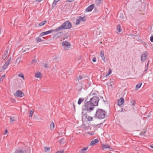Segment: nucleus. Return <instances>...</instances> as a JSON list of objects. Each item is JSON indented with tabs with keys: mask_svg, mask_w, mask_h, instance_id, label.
Returning a JSON list of instances; mask_svg holds the SVG:
<instances>
[{
	"mask_svg": "<svg viewBox=\"0 0 153 153\" xmlns=\"http://www.w3.org/2000/svg\"><path fill=\"white\" fill-rule=\"evenodd\" d=\"M94 108V106L91 102L89 101H87L86 100L82 107V117H87V113L91 112Z\"/></svg>",
	"mask_w": 153,
	"mask_h": 153,
	"instance_id": "f257e3e1",
	"label": "nucleus"
},
{
	"mask_svg": "<svg viewBox=\"0 0 153 153\" xmlns=\"http://www.w3.org/2000/svg\"><path fill=\"white\" fill-rule=\"evenodd\" d=\"M71 23L67 21L65 22L61 26L54 30V31L55 32H58L62 29H68L71 28Z\"/></svg>",
	"mask_w": 153,
	"mask_h": 153,
	"instance_id": "f03ea898",
	"label": "nucleus"
},
{
	"mask_svg": "<svg viewBox=\"0 0 153 153\" xmlns=\"http://www.w3.org/2000/svg\"><path fill=\"white\" fill-rule=\"evenodd\" d=\"M106 112L102 109L98 108L97 109L95 117L99 119H103L106 117Z\"/></svg>",
	"mask_w": 153,
	"mask_h": 153,
	"instance_id": "7ed1b4c3",
	"label": "nucleus"
},
{
	"mask_svg": "<svg viewBox=\"0 0 153 153\" xmlns=\"http://www.w3.org/2000/svg\"><path fill=\"white\" fill-rule=\"evenodd\" d=\"M99 98L98 97L94 96L91 98L89 101L94 106H97L98 105Z\"/></svg>",
	"mask_w": 153,
	"mask_h": 153,
	"instance_id": "20e7f679",
	"label": "nucleus"
},
{
	"mask_svg": "<svg viewBox=\"0 0 153 153\" xmlns=\"http://www.w3.org/2000/svg\"><path fill=\"white\" fill-rule=\"evenodd\" d=\"M62 45L64 49L65 50H68L71 46V44L67 41L63 42L62 43Z\"/></svg>",
	"mask_w": 153,
	"mask_h": 153,
	"instance_id": "39448f33",
	"label": "nucleus"
},
{
	"mask_svg": "<svg viewBox=\"0 0 153 153\" xmlns=\"http://www.w3.org/2000/svg\"><path fill=\"white\" fill-rule=\"evenodd\" d=\"M148 55V53L146 51L143 52L141 55V61L142 62H144L147 59Z\"/></svg>",
	"mask_w": 153,
	"mask_h": 153,
	"instance_id": "423d86ee",
	"label": "nucleus"
},
{
	"mask_svg": "<svg viewBox=\"0 0 153 153\" xmlns=\"http://www.w3.org/2000/svg\"><path fill=\"white\" fill-rule=\"evenodd\" d=\"M14 95L15 96L21 97L23 96L24 94L21 91L18 90L16 91V93L14 94Z\"/></svg>",
	"mask_w": 153,
	"mask_h": 153,
	"instance_id": "0eeeda50",
	"label": "nucleus"
},
{
	"mask_svg": "<svg viewBox=\"0 0 153 153\" xmlns=\"http://www.w3.org/2000/svg\"><path fill=\"white\" fill-rule=\"evenodd\" d=\"M53 31H54V30L51 29L50 30L47 31L42 32L40 34V35H39V36H42L44 35H47L48 34L51 33Z\"/></svg>",
	"mask_w": 153,
	"mask_h": 153,
	"instance_id": "6e6552de",
	"label": "nucleus"
},
{
	"mask_svg": "<svg viewBox=\"0 0 153 153\" xmlns=\"http://www.w3.org/2000/svg\"><path fill=\"white\" fill-rule=\"evenodd\" d=\"M63 34L62 32H59L55 34L53 36V39H57L61 36Z\"/></svg>",
	"mask_w": 153,
	"mask_h": 153,
	"instance_id": "1a4fd4ad",
	"label": "nucleus"
},
{
	"mask_svg": "<svg viewBox=\"0 0 153 153\" xmlns=\"http://www.w3.org/2000/svg\"><path fill=\"white\" fill-rule=\"evenodd\" d=\"M94 7V4H92L90 5L86 9L85 11L87 12H90L93 9Z\"/></svg>",
	"mask_w": 153,
	"mask_h": 153,
	"instance_id": "9d476101",
	"label": "nucleus"
},
{
	"mask_svg": "<svg viewBox=\"0 0 153 153\" xmlns=\"http://www.w3.org/2000/svg\"><path fill=\"white\" fill-rule=\"evenodd\" d=\"M124 102V100L123 98H121L118 100V105L119 106L123 104Z\"/></svg>",
	"mask_w": 153,
	"mask_h": 153,
	"instance_id": "9b49d317",
	"label": "nucleus"
},
{
	"mask_svg": "<svg viewBox=\"0 0 153 153\" xmlns=\"http://www.w3.org/2000/svg\"><path fill=\"white\" fill-rule=\"evenodd\" d=\"M88 149V147H85L81 149L79 151V153H86L87 152V151Z\"/></svg>",
	"mask_w": 153,
	"mask_h": 153,
	"instance_id": "f8f14e48",
	"label": "nucleus"
},
{
	"mask_svg": "<svg viewBox=\"0 0 153 153\" xmlns=\"http://www.w3.org/2000/svg\"><path fill=\"white\" fill-rule=\"evenodd\" d=\"M100 55L102 60L104 62H105V58L104 55V52L103 51H100Z\"/></svg>",
	"mask_w": 153,
	"mask_h": 153,
	"instance_id": "ddd939ff",
	"label": "nucleus"
},
{
	"mask_svg": "<svg viewBox=\"0 0 153 153\" xmlns=\"http://www.w3.org/2000/svg\"><path fill=\"white\" fill-rule=\"evenodd\" d=\"M8 49L6 50L5 53L3 54L2 56V59L4 60L7 57V56Z\"/></svg>",
	"mask_w": 153,
	"mask_h": 153,
	"instance_id": "4468645a",
	"label": "nucleus"
},
{
	"mask_svg": "<svg viewBox=\"0 0 153 153\" xmlns=\"http://www.w3.org/2000/svg\"><path fill=\"white\" fill-rule=\"evenodd\" d=\"M99 141V140L97 139H95L93 140L90 143V145H95Z\"/></svg>",
	"mask_w": 153,
	"mask_h": 153,
	"instance_id": "2eb2a0df",
	"label": "nucleus"
},
{
	"mask_svg": "<svg viewBox=\"0 0 153 153\" xmlns=\"http://www.w3.org/2000/svg\"><path fill=\"white\" fill-rule=\"evenodd\" d=\"M42 76V74L39 72H37L35 74V76L38 78H41Z\"/></svg>",
	"mask_w": 153,
	"mask_h": 153,
	"instance_id": "dca6fc26",
	"label": "nucleus"
},
{
	"mask_svg": "<svg viewBox=\"0 0 153 153\" xmlns=\"http://www.w3.org/2000/svg\"><path fill=\"white\" fill-rule=\"evenodd\" d=\"M78 17L80 21L85 22L86 20V17L85 16L83 17H82L81 16H79Z\"/></svg>",
	"mask_w": 153,
	"mask_h": 153,
	"instance_id": "f3484780",
	"label": "nucleus"
},
{
	"mask_svg": "<svg viewBox=\"0 0 153 153\" xmlns=\"http://www.w3.org/2000/svg\"><path fill=\"white\" fill-rule=\"evenodd\" d=\"M110 149V147L108 145H102V149H105L106 148Z\"/></svg>",
	"mask_w": 153,
	"mask_h": 153,
	"instance_id": "a211bd4d",
	"label": "nucleus"
},
{
	"mask_svg": "<svg viewBox=\"0 0 153 153\" xmlns=\"http://www.w3.org/2000/svg\"><path fill=\"white\" fill-rule=\"evenodd\" d=\"M84 100V98H79L78 100V105H80L82 102H83Z\"/></svg>",
	"mask_w": 153,
	"mask_h": 153,
	"instance_id": "6ab92c4d",
	"label": "nucleus"
},
{
	"mask_svg": "<svg viewBox=\"0 0 153 153\" xmlns=\"http://www.w3.org/2000/svg\"><path fill=\"white\" fill-rule=\"evenodd\" d=\"M54 128V124L53 122H52L50 126V128L51 130H52Z\"/></svg>",
	"mask_w": 153,
	"mask_h": 153,
	"instance_id": "aec40b11",
	"label": "nucleus"
},
{
	"mask_svg": "<svg viewBox=\"0 0 153 153\" xmlns=\"http://www.w3.org/2000/svg\"><path fill=\"white\" fill-rule=\"evenodd\" d=\"M142 84V83H138L136 86V90H137L140 87Z\"/></svg>",
	"mask_w": 153,
	"mask_h": 153,
	"instance_id": "412c9836",
	"label": "nucleus"
},
{
	"mask_svg": "<svg viewBox=\"0 0 153 153\" xmlns=\"http://www.w3.org/2000/svg\"><path fill=\"white\" fill-rule=\"evenodd\" d=\"M47 22L46 20L42 22L39 23V26H42L44 25Z\"/></svg>",
	"mask_w": 153,
	"mask_h": 153,
	"instance_id": "4be33fe9",
	"label": "nucleus"
},
{
	"mask_svg": "<svg viewBox=\"0 0 153 153\" xmlns=\"http://www.w3.org/2000/svg\"><path fill=\"white\" fill-rule=\"evenodd\" d=\"M117 30L119 32H120L121 31L120 25H118L117 26Z\"/></svg>",
	"mask_w": 153,
	"mask_h": 153,
	"instance_id": "5701e85b",
	"label": "nucleus"
},
{
	"mask_svg": "<svg viewBox=\"0 0 153 153\" xmlns=\"http://www.w3.org/2000/svg\"><path fill=\"white\" fill-rule=\"evenodd\" d=\"M35 40H36V42L37 43L39 42L42 41H43V40H42L41 39V38H39V37H37L36 38Z\"/></svg>",
	"mask_w": 153,
	"mask_h": 153,
	"instance_id": "b1692460",
	"label": "nucleus"
},
{
	"mask_svg": "<svg viewBox=\"0 0 153 153\" xmlns=\"http://www.w3.org/2000/svg\"><path fill=\"white\" fill-rule=\"evenodd\" d=\"M85 118V117H84ZM86 118H87V120L89 121H91L93 120V117H91L90 116H88V117H87Z\"/></svg>",
	"mask_w": 153,
	"mask_h": 153,
	"instance_id": "393cba45",
	"label": "nucleus"
},
{
	"mask_svg": "<svg viewBox=\"0 0 153 153\" xmlns=\"http://www.w3.org/2000/svg\"><path fill=\"white\" fill-rule=\"evenodd\" d=\"M10 59H11V58H10L7 61V62H6L4 65H5V66H6L7 67V66L9 64V63L10 62Z\"/></svg>",
	"mask_w": 153,
	"mask_h": 153,
	"instance_id": "a878e982",
	"label": "nucleus"
},
{
	"mask_svg": "<svg viewBox=\"0 0 153 153\" xmlns=\"http://www.w3.org/2000/svg\"><path fill=\"white\" fill-rule=\"evenodd\" d=\"M59 142L61 144H64L65 143L64 138H62L61 139L59 140Z\"/></svg>",
	"mask_w": 153,
	"mask_h": 153,
	"instance_id": "bb28decb",
	"label": "nucleus"
},
{
	"mask_svg": "<svg viewBox=\"0 0 153 153\" xmlns=\"http://www.w3.org/2000/svg\"><path fill=\"white\" fill-rule=\"evenodd\" d=\"M80 21L78 17V18L76 20V22L75 23L76 25H78L80 23Z\"/></svg>",
	"mask_w": 153,
	"mask_h": 153,
	"instance_id": "cd10ccee",
	"label": "nucleus"
},
{
	"mask_svg": "<svg viewBox=\"0 0 153 153\" xmlns=\"http://www.w3.org/2000/svg\"><path fill=\"white\" fill-rule=\"evenodd\" d=\"M33 113V110H32L30 111V115L29 116V117H32V115Z\"/></svg>",
	"mask_w": 153,
	"mask_h": 153,
	"instance_id": "c85d7f7f",
	"label": "nucleus"
},
{
	"mask_svg": "<svg viewBox=\"0 0 153 153\" xmlns=\"http://www.w3.org/2000/svg\"><path fill=\"white\" fill-rule=\"evenodd\" d=\"M130 102L132 105L133 106H134L135 104L136 103L135 100H132Z\"/></svg>",
	"mask_w": 153,
	"mask_h": 153,
	"instance_id": "c756f323",
	"label": "nucleus"
},
{
	"mask_svg": "<svg viewBox=\"0 0 153 153\" xmlns=\"http://www.w3.org/2000/svg\"><path fill=\"white\" fill-rule=\"evenodd\" d=\"M50 147H45L44 148V150L45 152H47L48 151L50 150Z\"/></svg>",
	"mask_w": 153,
	"mask_h": 153,
	"instance_id": "7c9ffc66",
	"label": "nucleus"
},
{
	"mask_svg": "<svg viewBox=\"0 0 153 153\" xmlns=\"http://www.w3.org/2000/svg\"><path fill=\"white\" fill-rule=\"evenodd\" d=\"M57 2L56 1H55V0H54V1H53L52 4V7H54L56 6V3Z\"/></svg>",
	"mask_w": 153,
	"mask_h": 153,
	"instance_id": "2f4dec72",
	"label": "nucleus"
},
{
	"mask_svg": "<svg viewBox=\"0 0 153 153\" xmlns=\"http://www.w3.org/2000/svg\"><path fill=\"white\" fill-rule=\"evenodd\" d=\"M5 76V75L4 74L3 75H2L0 76V82L1 81H2L4 79V78Z\"/></svg>",
	"mask_w": 153,
	"mask_h": 153,
	"instance_id": "473e14b6",
	"label": "nucleus"
},
{
	"mask_svg": "<svg viewBox=\"0 0 153 153\" xmlns=\"http://www.w3.org/2000/svg\"><path fill=\"white\" fill-rule=\"evenodd\" d=\"M10 121L11 122H12L13 121H14L15 120L14 117V116H13V117H10Z\"/></svg>",
	"mask_w": 153,
	"mask_h": 153,
	"instance_id": "72a5a7b5",
	"label": "nucleus"
},
{
	"mask_svg": "<svg viewBox=\"0 0 153 153\" xmlns=\"http://www.w3.org/2000/svg\"><path fill=\"white\" fill-rule=\"evenodd\" d=\"M148 65H146L145 66V70L144 71V72H143L144 73H146V72H146L147 70L148 69Z\"/></svg>",
	"mask_w": 153,
	"mask_h": 153,
	"instance_id": "f704fd0d",
	"label": "nucleus"
},
{
	"mask_svg": "<svg viewBox=\"0 0 153 153\" xmlns=\"http://www.w3.org/2000/svg\"><path fill=\"white\" fill-rule=\"evenodd\" d=\"M83 78V77L81 76H79L77 77L76 80H81Z\"/></svg>",
	"mask_w": 153,
	"mask_h": 153,
	"instance_id": "c9c22d12",
	"label": "nucleus"
},
{
	"mask_svg": "<svg viewBox=\"0 0 153 153\" xmlns=\"http://www.w3.org/2000/svg\"><path fill=\"white\" fill-rule=\"evenodd\" d=\"M146 131H142L140 133V134L141 135L145 136V133Z\"/></svg>",
	"mask_w": 153,
	"mask_h": 153,
	"instance_id": "e433bc0d",
	"label": "nucleus"
},
{
	"mask_svg": "<svg viewBox=\"0 0 153 153\" xmlns=\"http://www.w3.org/2000/svg\"><path fill=\"white\" fill-rule=\"evenodd\" d=\"M16 153H24L22 150H19L16 151Z\"/></svg>",
	"mask_w": 153,
	"mask_h": 153,
	"instance_id": "4c0bfd02",
	"label": "nucleus"
},
{
	"mask_svg": "<svg viewBox=\"0 0 153 153\" xmlns=\"http://www.w3.org/2000/svg\"><path fill=\"white\" fill-rule=\"evenodd\" d=\"M102 0H96V3L97 4H100Z\"/></svg>",
	"mask_w": 153,
	"mask_h": 153,
	"instance_id": "58836bf2",
	"label": "nucleus"
},
{
	"mask_svg": "<svg viewBox=\"0 0 153 153\" xmlns=\"http://www.w3.org/2000/svg\"><path fill=\"white\" fill-rule=\"evenodd\" d=\"M19 77H22L23 79L24 78V76L22 74H20L18 75Z\"/></svg>",
	"mask_w": 153,
	"mask_h": 153,
	"instance_id": "ea45409f",
	"label": "nucleus"
},
{
	"mask_svg": "<svg viewBox=\"0 0 153 153\" xmlns=\"http://www.w3.org/2000/svg\"><path fill=\"white\" fill-rule=\"evenodd\" d=\"M44 65L45 67V68H48V64L47 63H45L44 64Z\"/></svg>",
	"mask_w": 153,
	"mask_h": 153,
	"instance_id": "a19ab883",
	"label": "nucleus"
},
{
	"mask_svg": "<svg viewBox=\"0 0 153 153\" xmlns=\"http://www.w3.org/2000/svg\"><path fill=\"white\" fill-rule=\"evenodd\" d=\"M150 40L152 42H153V36H151L150 37Z\"/></svg>",
	"mask_w": 153,
	"mask_h": 153,
	"instance_id": "79ce46f5",
	"label": "nucleus"
},
{
	"mask_svg": "<svg viewBox=\"0 0 153 153\" xmlns=\"http://www.w3.org/2000/svg\"><path fill=\"white\" fill-rule=\"evenodd\" d=\"M7 67L6 66H5V65H4L2 67V68L4 70Z\"/></svg>",
	"mask_w": 153,
	"mask_h": 153,
	"instance_id": "37998d69",
	"label": "nucleus"
},
{
	"mask_svg": "<svg viewBox=\"0 0 153 153\" xmlns=\"http://www.w3.org/2000/svg\"><path fill=\"white\" fill-rule=\"evenodd\" d=\"M68 35L67 34H66L65 35V37L64 38H63V39H65V38H68Z\"/></svg>",
	"mask_w": 153,
	"mask_h": 153,
	"instance_id": "c03bdc74",
	"label": "nucleus"
},
{
	"mask_svg": "<svg viewBox=\"0 0 153 153\" xmlns=\"http://www.w3.org/2000/svg\"><path fill=\"white\" fill-rule=\"evenodd\" d=\"M56 153H64L63 151H58Z\"/></svg>",
	"mask_w": 153,
	"mask_h": 153,
	"instance_id": "a18cd8bd",
	"label": "nucleus"
},
{
	"mask_svg": "<svg viewBox=\"0 0 153 153\" xmlns=\"http://www.w3.org/2000/svg\"><path fill=\"white\" fill-rule=\"evenodd\" d=\"M96 57H94L92 59V61L94 62H95L96 61Z\"/></svg>",
	"mask_w": 153,
	"mask_h": 153,
	"instance_id": "49530a36",
	"label": "nucleus"
},
{
	"mask_svg": "<svg viewBox=\"0 0 153 153\" xmlns=\"http://www.w3.org/2000/svg\"><path fill=\"white\" fill-rule=\"evenodd\" d=\"M111 72L112 71L111 69H109V71L108 73V74H110L111 73Z\"/></svg>",
	"mask_w": 153,
	"mask_h": 153,
	"instance_id": "de8ad7c7",
	"label": "nucleus"
},
{
	"mask_svg": "<svg viewBox=\"0 0 153 153\" xmlns=\"http://www.w3.org/2000/svg\"><path fill=\"white\" fill-rule=\"evenodd\" d=\"M90 94H91V95H95L94 93V92L93 91H92L91 92Z\"/></svg>",
	"mask_w": 153,
	"mask_h": 153,
	"instance_id": "09e8293b",
	"label": "nucleus"
},
{
	"mask_svg": "<svg viewBox=\"0 0 153 153\" xmlns=\"http://www.w3.org/2000/svg\"><path fill=\"white\" fill-rule=\"evenodd\" d=\"M36 62V60H33L32 61V63H33L34 62Z\"/></svg>",
	"mask_w": 153,
	"mask_h": 153,
	"instance_id": "8fccbe9b",
	"label": "nucleus"
},
{
	"mask_svg": "<svg viewBox=\"0 0 153 153\" xmlns=\"http://www.w3.org/2000/svg\"><path fill=\"white\" fill-rule=\"evenodd\" d=\"M88 134H90L91 135H93L94 134V133L92 132L91 133H90V132L88 133Z\"/></svg>",
	"mask_w": 153,
	"mask_h": 153,
	"instance_id": "3c124183",
	"label": "nucleus"
},
{
	"mask_svg": "<svg viewBox=\"0 0 153 153\" xmlns=\"http://www.w3.org/2000/svg\"><path fill=\"white\" fill-rule=\"evenodd\" d=\"M150 147L152 148H153V144H152V145H150Z\"/></svg>",
	"mask_w": 153,
	"mask_h": 153,
	"instance_id": "603ef678",
	"label": "nucleus"
},
{
	"mask_svg": "<svg viewBox=\"0 0 153 153\" xmlns=\"http://www.w3.org/2000/svg\"><path fill=\"white\" fill-rule=\"evenodd\" d=\"M73 105L74 108V110H75V105H74V103L73 104Z\"/></svg>",
	"mask_w": 153,
	"mask_h": 153,
	"instance_id": "864d4df0",
	"label": "nucleus"
},
{
	"mask_svg": "<svg viewBox=\"0 0 153 153\" xmlns=\"http://www.w3.org/2000/svg\"><path fill=\"white\" fill-rule=\"evenodd\" d=\"M29 50V48H27L26 50H25L24 51V52H25V51H26L27 50Z\"/></svg>",
	"mask_w": 153,
	"mask_h": 153,
	"instance_id": "5fc2aeb1",
	"label": "nucleus"
},
{
	"mask_svg": "<svg viewBox=\"0 0 153 153\" xmlns=\"http://www.w3.org/2000/svg\"><path fill=\"white\" fill-rule=\"evenodd\" d=\"M16 102V101L14 99H13V101H12V102L13 103H15V102Z\"/></svg>",
	"mask_w": 153,
	"mask_h": 153,
	"instance_id": "6e6d98bb",
	"label": "nucleus"
},
{
	"mask_svg": "<svg viewBox=\"0 0 153 153\" xmlns=\"http://www.w3.org/2000/svg\"><path fill=\"white\" fill-rule=\"evenodd\" d=\"M110 74H108V73H107L106 74V76H109Z\"/></svg>",
	"mask_w": 153,
	"mask_h": 153,
	"instance_id": "4d7b16f0",
	"label": "nucleus"
},
{
	"mask_svg": "<svg viewBox=\"0 0 153 153\" xmlns=\"http://www.w3.org/2000/svg\"><path fill=\"white\" fill-rule=\"evenodd\" d=\"M110 74H108V73H107L106 74V76H109Z\"/></svg>",
	"mask_w": 153,
	"mask_h": 153,
	"instance_id": "13d9d810",
	"label": "nucleus"
},
{
	"mask_svg": "<svg viewBox=\"0 0 153 153\" xmlns=\"http://www.w3.org/2000/svg\"><path fill=\"white\" fill-rule=\"evenodd\" d=\"M149 61H148V62H147V64L146 65H148V66H149Z\"/></svg>",
	"mask_w": 153,
	"mask_h": 153,
	"instance_id": "bf43d9fd",
	"label": "nucleus"
},
{
	"mask_svg": "<svg viewBox=\"0 0 153 153\" xmlns=\"http://www.w3.org/2000/svg\"><path fill=\"white\" fill-rule=\"evenodd\" d=\"M7 132V130H6L5 131V133L4 134H5Z\"/></svg>",
	"mask_w": 153,
	"mask_h": 153,
	"instance_id": "052dcab7",
	"label": "nucleus"
},
{
	"mask_svg": "<svg viewBox=\"0 0 153 153\" xmlns=\"http://www.w3.org/2000/svg\"><path fill=\"white\" fill-rule=\"evenodd\" d=\"M60 0H55V1H56L57 2L59 1Z\"/></svg>",
	"mask_w": 153,
	"mask_h": 153,
	"instance_id": "680f3d73",
	"label": "nucleus"
},
{
	"mask_svg": "<svg viewBox=\"0 0 153 153\" xmlns=\"http://www.w3.org/2000/svg\"><path fill=\"white\" fill-rule=\"evenodd\" d=\"M1 29H0V34L1 33Z\"/></svg>",
	"mask_w": 153,
	"mask_h": 153,
	"instance_id": "e2e57ef3",
	"label": "nucleus"
},
{
	"mask_svg": "<svg viewBox=\"0 0 153 153\" xmlns=\"http://www.w3.org/2000/svg\"><path fill=\"white\" fill-rule=\"evenodd\" d=\"M119 13H118V15H119Z\"/></svg>",
	"mask_w": 153,
	"mask_h": 153,
	"instance_id": "0e129e2a",
	"label": "nucleus"
},
{
	"mask_svg": "<svg viewBox=\"0 0 153 153\" xmlns=\"http://www.w3.org/2000/svg\"><path fill=\"white\" fill-rule=\"evenodd\" d=\"M109 153H111V152H109Z\"/></svg>",
	"mask_w": 153,
	"mask_h": 153,
	"instance_id": "69168bd1",
	"label": "nucleus"
}]
</instances>
